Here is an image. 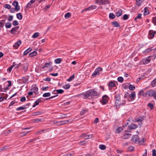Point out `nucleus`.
<instances>
[{
	"label": "nucleus",
	"mask_w": 156,
	"mask_h": 156,
	"mask_svg": "<svg viewBox=\"0 0 156 156\" xmlns=\"http://www.w3.org/2000/svg\"><path fill=\"white\" fill-rule=\"evenodd\" d=\"M98 94L99 93L95 89H90L87 91L85 93L81 94L82 95L84 96V97H83L84 98H86L92 96H97Z\"/></svg>",
	"instance_id": "f257e3e1"
},
{
	"label": "nucleus",
	"mask_w": 156,
	"mask_h": 156,
	"mask_svg": "<svg viewBox=\"0 0 156 156\" xmlns=\"http://www.w3.org/2000/svg\"><path fill=\"white\" fill-rule=\"evenodd\" d=\"M115 105L116 107L125 104L126 101L125 100H121L120 95L119 94H116L115 97Z\"/></svg>",
	"instance_id": "f03ea898"
},
{
	"label": "nucleus",
	"mask_w": 156,
	"mask_h": 156,
	"mask_svg": "<svg viewBox=\"0 0 156 156\" xmlns=\"http://www.w3.org/2000/svg\"><path fill=\"white\" fill-rule=\"evenodd\" d=\"M132 140L133 142L135 143H138L140 144H143L144 142V139L142 140H141L140 139H139L138 136L136 135L133 136L132 138Z\"/></svg>",
	"instance_id": "7ed1b4c3"
},
{
	"label": "nucleus",
	"mask_w": 156,
	"mask_h": 156,
	"mask_svg": "<svg viewBox=\"0 0 156 156\" xmlns=\"http://www.w3.org/2000/svg\"><path fill=\"white\" fill-rule=\"evenodd\" d=\"M102 71V69L101 68H97L92 73V76L94 77H95L97 75H99L100 72Z\"/></svg>",
	"instance_id": "20e7f679"
},
{
	"label": "nucleus",
	"mask_w": 156,
	"mask_h": 156,
	"mask_svg": "<svg viewBox=\"0 0 156 156\" xmlns=\"http://www.w3.org/2000/svg\"><path fill=\"white\" fill-rule=\"evenodd\" d=\"M156 33V31L155 30H150L148 32V37L149 39H153L154 36L155 34Z\"/></svg>",
	"instance_id": "39448f33"
},
{
	"label": "nucleus",
	"mask_w": 156,
	"mask_h": 156,
	"mask_svg": "<svg viewBox=\"0 0 156 156\" xmlns=\"http://www.w3.org/2000/svg\"><path fill=\"white\" fill-rule=\"evenodd\" d=\"M129 97L128 98V100L130 101L134 100L136 96L135 92L134 91H133L131 94H129Z\"/></svg>",
	"instance_id": "423d86ee"
},
{
	"label": "nucleus",
	"mask_w": 156,
	"mask_h": 156,
	"mask_svg": "<svg viewBox=\"0 0 156 156\" xmlns=\"http://www.w3.org/2000/svg\"><path fill=\"white\" fill-rule=\"evenodd\" d=\"M151 56H149L147 58H144L142 60V62L143 64H146L150 62L151 61V58H150Z\"/></svg>",
	"instance_id": "0eeeda50"
},
{
	"label": "nucleus",
	"mask_w": 156,
	"mask_h": 156,
	"mask_svg": "<svg viewBox=\"0 0 156 156\" xmlns=\"http://www.w3.org/2000/svg\"><path fill=\"white\" fill-rule=\"evenodd\" d=\"M138 127L137 125L135 124H132L130 126H129L128 128V130H126V132H129L131 129H135Z\"/></svg>",
	"instance_id": "6e6552de"
},
{
	"label": "nucleus",
	"mask_w": 156,
	"mask_h": 156,
	"mask_svg": "<svg viewBox=\"0 0 156 156\" xmlns=\"http://www.w3.org/2000/svg\"><path fill=\"white\" fill-rule=\"evenodd\" d=\"M108 100V97L106 95H105L103 97L102 104L105 105L107 103Z\"/></svg>",
	"instance_id": "1a4fd4ad"
},
{
	"label": "nucleus",
	"mask_w": 156,
	"mask_h": 156,
	"mask_svg": "<svg viewBox=\"0 0 156 156\" xmlns=\"http://www.w3.org/2000/svg\"><path fill=\"white\" fill-rule=\"evenodd\" d=\"M155 91L154 90H149L145 93V95H148L150 97H152L154 95V94L155 93Z\"/></svg>",
	"instance_id": "9d476101"
},
{
	"label": "nucleus",
	"mask_w": 156,
	"mask_h": 156,
	"mask_svg": "<svg viewBox=\"0 0 156 156\" xmlns=\"http://www.w3.org/2000/svg\"><path fill=\"white\" fill-rule=\"evenodd\" d=\"M21 44V41L20 40H19L16 42L13 45V48L15 49H17L19 47Z\"/></svg>",
	"instance_id": "9b49d317"
},
{
	"label": "nucleus",
	"mask_w": 156,
	"mask_h": 156,
	"mask_svg": "<svg viewBox=\"0 0 156 156\" xmlns=\"http://www.w3.org/2000/svg\"><path fill=\"white\" fill-rule=\"evenodd\" d=\"M38 88L35 86L32 87V88L30 90L33 92L35 94H38Z\"/></svg>",
	"instance_id": "f8f14e48"
},
{
	"label": "nucleus",
	"mask_w": 156,
	"mask_h": 156,
	"mask_svg": "<svg viewBox=\"0 0 156 156\" xmlns=\"http://www.w3.org/2000/svg\"><path fill=\"white\" fill-rule=\"evenodd\" d=\"M18 2L17 1H15L12 3V5L15 7V10H20V6L18 5Z\"/></svg>",
	"instance_id": "ddd939ff"
},
{
	"label": "nucleus",
	"mask_w": 156,
	"mask_h": 156,
	"mask_svg": "<svg viewBox=\"0 0 156 156\" xmlns=\"http://www.w3.org/2000/svg\"><path fill=\"white\" fill-rule=\"evenodd\" d=\"M70 121V120H64L62 121H60L59 122V124L58 125V126H60L62 125H63L67 123L68 122H69Z\"/></svg>",
	"instance_id": "4468645a"
},
{
	"label": "nucleus",
	"mask_w": 156,
	"mask_h": 156,
	"mask_svg": "<svg viewBox=\"0 0 156 156\" xmlns=\"http://www.w3.org/2000/svg\"><path fill=\"white\" fill-rule=\"evenodd\" d=\"M41 100L40 98L37 99L36 101L34 102V105H33L32 107H35L36 106L38 105L39 103L41 102Z\"/></svg>",
	"instance_id": "2eb2a0df"
},
{
	"label": "nucleus",
	"mask_w": 156,
	"mask_h": 156,
	"mask_svg": "<svg viewBox=\"0 0 156 156\" xmlns=\"http://www.w3.org/2000/svg\"><path fill=\"white\" fill-rule=\"evenodd\" d=\"M19 28V26L15 27L13 28L11 30V33L12 34H14L15 32L17 31V30Z\"/></svg>",
	"instance_id": "dca6fc26"
},
{
	"label": "nucleus",
	"mask_w": 156,
	"mask_h": 156,
	"mask_svg": "<svg viewBox=\"0 0 156 156\" xmlns=\"http://www.w3.org/2000/svg\"><path fill=\"white\" fill-rule=\"evenodd\" d=\"M108 85L109 87H113L115 86V84L114 82L111 81L108 83Z\"/></svg>",
	"instance_id": "f3484780"
},
{
	"label": "nucleus",
	"mask_w": 156,
	"mask_h": 156,
	"mask_svg": "<svg viewBox=\"0 0 156 156\" xmlns=\"http://www.w3.org/2000/svg\"><path fill=\"white\" fill-rule=\"evenodd\" d=\"M131 135L130 133H124L123 134V138L124 139H128V138H129V137H130Z\"/></svg>",
	"instance_id": "a211bd4d"
},
{
	"label": "nucleus",
	"mask_w": 156,
	"mask_h": 156,
	"mask_svg": "<svg viewBox=\"0 0 156 156\" xmlns=\"http://www.w3.org/2000/svg\"><path fill=\"white\" fill-rule=\"evenodd\" d=\"M32 49L31 48H29L27 50H26V51H24L23 53V55H27L30 52L32 51Z\"/></svg>",
	"instance_id": "6ab92c4d"
},
{
	"label": "nucleus",
	"mask_w": 156,
	"mask_h": 156,
	"mask_svg": "<svg viewBox=\"0 0 156 156\" xmlns=\"http://www.w3.org/2000/svg\"><path fill=\"white\" fill-rule=\"evenodd\" d=\"M138 95L139 98H140L141 96H144L145 95L144 93V91L143 90H140L138 92Z\"/></svg>",
	"instance_id": "aec40b11"
},
{
	"label": "nucleus",
	"mask_w": 156,
	"mask_h": 156,
	"mask_svg": "<svg viewBox=\"0 0 156 156\" xmlns=\"http://www.w3.org/2000/svg\"><path fill=\"white\" fill-rule=\"evenodd\" d=\"M37 54V52L35 51H34L30 53L29 55V56L30 57H32L34 56H36Z\"/></svg>",
	"instance_id": "412c9836"
},
{
	"label": "nucleus",
	"mask_w": 156,
	"mask_h": 156,
	"mask_svg": "<svg viewBox=\"0 0 156 156\" xmlns=\"http://www.w3.org/2000/svg\"><path fill=\"white\" fill-rule=\"evenodd\" d=\"M36 0H31L26 5L27 7H29L31 6V5L35 2Z\"/></svg>",
	"instance_id": "4be33fe9"
},
{
	"label": "nucleus",
	"mask_w": 156,
	"mask_h": 156,
	"mask_svg": "<svg viewBox=\"0 0 156 156\" xmlns=\"http://www.w3.org/2000/svg\"><path fill=\"white\" fill-rule=\"evenodd\" d=\"M64 91L62 89L55 90L53 91L55 93H57L59 94L62 93Z\"/></svg>",
	"instance_id": "5701e85b"
},
{
	"label": "nucleus",
	"mask_w": 156,
	"mask_h": 156,
	"mask_svg": "<svg viewBox=\"0 0 156 156\" xmlns=\"http://www.w3.org/2000/svg\"><path fill=\"white\" fill-rule=\"evenodd\" d=\"M5 20H2L0 22V30L1 28L3 27L4 26L5 23Z\"/></svg>",
	"instance_id": "b1692460"
},
{
	"label": "nucleus",
	"mask_w": 156,
	"mask_h": 156,
	"mask_svg": "<svg viewBox=\"0 0 156 156\" xmlns=\"http://www.w3.org/2000/svg\"><path fill=\"white\" fill-rule=\"evenodd\" d=\"M144 0H136V4L138 5H140L143 3Z\"/></svg>",
	"instance_id": "393cba45"
},
{
	"label": "nucleus",
	"mask_w": 156,
	"mask_h": 156,
	"mask_svg": "<svg viewBox=\"0 0 156 156\" xmlns=\"http://www.w3.org/2000/svg\"><path fill=\"white\" fill-rule=\"evenodd\" d=\"M96 3L101 5H104L105 4V2L103 0H96Z\"/></svg>",
	"instance_id": "a878e982"
},
{
	"label": "nucleus",
	"mask_w": 156,
	"mask_h": 156,
	"mask_svg": "<svg viewBox=\"0 0 156 156\" xmlns=\"http://www.w3.org/2000/svg\"><path fill=\"white\" fill-rule=\"evenodd\" d=\"M28 64L25 63L23 65V69L25 71H27L28 69Z\"/></svg>",
	"instance_id": "bb28decb"
},
{
	"label": "nucleus",
	"mask_w": 156,
	"mask_h": 156,
	"mask_svg": "<svg viewBox=\"0 0 156 156\" xmlns=\"http://www.w3.org/2000/svg\"><path fill=\"white\" fill-rule=\"evenodd\" d=\"M97 8V6L95 5H92L88 8L85 9L84 10H90L91 9H95Z\"/></svg>",
	"instance_id": "cd10ccee"
},
{
	"label": "nucleus",
	"mask_w": 156,
	"mask_h": 156,
	"mask_svg": "<svg viewBox=\"0 0 156 156\" xmlns=\"http://www.w3.org/2000/svg\"><path fill=\"white\" fill-rule=\"evenodd\" d=\"M44 119H34V122L36 123H38L40 122H43L44 121Z\"/></svg>",
	"instance_id": "c85d7f7f"
},
{
	"label": "nucleus",
	"mask_w": 156,
	"mask_h": 156,
	"mask_svg": "<svg viewBox=\"0 0 156 156\" xmlns=\"http://www.w3.org/2000/svg\"><path fill=\"white\" fill-rule=\"evenodd\" d=\"M11 82L10 81H8L5 83V86L7 87H8L11 86Z\"/></svg>",
	"instance_id": "c756f323"
},
{
	"label": "nucleus",
	"mask_w": 156,
	"mask_h": 156,
	"mask_svg": "<svg viewBox=\"0 0 156 156\" xmlns=\"http://www.w3.org/2000/svg\"><path fill=\"white\" fill-rule=\"evenodd\" d=\"M123 129V128L121 127H118L115 130V132L117 133H120Z\"/></svg>",
	"instance_id": "7c9ffc66"
},
{
	"label": "nucleus",
	"mask_w": 156,
	"mask_h": 156,
	"mask_svg": "<svg viewBox=\"0 0 156 156\" xmlns=\"http://www.w3.org/2000/svg\"><path fill=\"white\" fill-rule=\"evenodd\" d=\"M151 85L152 87H154L156 86V78L152 81Z\"/></svg>",
	"instance_id": "2f4dec72"
},
{
	"label": "nucleus",
	"mask_w": 156,
	"mask_h": 156,
	"mask_svg": "<svg viewBox=\"0 0 156 156\" xmlns=\"http://www.w3.org/2000/svg\"><path fill=\"white\" fill-rule=\"evenodd\" d=\"M116 16L117 17L121 16L122 14V10H118V11L116 12Z\"/></svg>",
	"instance_id": "473e14b6"
},
{
	"label": "nucleus",
	"mask_w": 156,
	"mask_h": 156,
	"mask_svg": "<svg viewBox=\"0 0 156 156\" xmlns=\"http://www.w3.org/2000/svg\"><path fill=\"white\" fill-rule=\"evenodd\" d=\"M112 24L115 27H117L120 26L119 23L116 21H114L112 22Z\"/></svg>",
	"instance_id": "72a5a7b5"
},
{
	"label": "nucleus",
	"mask_w": 156,
	"mask_h": 156,
	"mask_svg": "<svg viewBox=\"0 0 156 156\" xmlns=\"http://www.w3.org/2000/svg\"><path fill=\"white\" fill-rule=\"evenodd\" d=\"M71 13L69 12H67L66 13L65 15V17L66 19H67L71 17Z\"/></svg>",
	"instance_id": "f704fd0d"
},
{
	"label": "nucleus",
	"mask_w": 156,
	"mask_h": 156,
	"mask_svg": "<svg viewBox=\"0 0 156 156\" xmlns=\"http://www.w3.org/2000/svg\"><path fill=\"white\" fill-rule=\"evenodd\" d=\"M51 93L49 92L44 93L43 94V97H47L50 96Z\"/></svg>",
	"instance_id": "c9c22d12"
},
{
	"label": "nucleus",
	"mask_w": 156,
	"mask_h": 156,
	"mask_svg": "<svg viewBox=\"0 0 156 156\" xmlns=\"http://www.w3.org/2000/svg\"><path fill=\"white\" fill-rule=\"evenodd\" d=\"M12 26L11 23H10L7 22L6 23L5 27L7 28H9L11 27Z\"/></svg>",
	"instance_id": "e433bc0d"
},
{
	"label": "nucleus",
	"mask_w": 156,
	"mask_h": 156,
	"mask_svg": "<svg viewBox=\"0 0 156 156\" xmlns=\"http://www.w3.org/2000/svg\"><path fill=\"white\" fill-rule=\"evenodd\" d=\"M99 148L102 150H105L106 148V146L104 145L101 144L99 146Z\"/></svg>",
	"instance_id": "4c0bfd02"
},
{
	"label": "nucleus",
	"mask_w": 156,
	"mask_h": 156,
	"mask_svg": "<svg viewBox=\"0 0 156 156\" xmlns=\"http://www.w3.org/2000/svg\"><path fill=\"white\" fill-rule=\"evenodd\" d=\"M142 13H139L137 14V16L136 17L135 19L134 20H136L137 19H140L141 18Z\"/></svg>",
	"instance_id": "58836bf2"
},
{
	"label": "nucleus",
	"mask_w": 156,
	"mask_h": 156,
	"mask_svg": "<svg viewBox=\"0 0 156 156\" xmlns=\"http://www.w3.org/2000/svg\"><path fill=\"white\" fill-rule=\"evenodd\" d=\"M61 61V59L60 58H57L55 60V62L56 64H59Z\"/></svg>",
	"instance_id": "ea45409f"
},
{
	"label": "nucleus",
	"mask_w": 156,
	"mask_h": 156,
	"mask_svg": "<svg viewBox=\"0 0 156 156\" xmlns=\"http://www.w3.org/2000/svg\"><path fill=\"white\" fill-rule=\"evenodd\" d=\"M144 119L142 117H139L137 119H135V122H141Z\"/></svg>",
	"instance_id": "a19ab883"
},
{
	"label": "nucleus",
	"mask_w": 156,
	"mask_h": 156,
	"mask_svg": "<svg viewBox=\"0 0 156 156\" xmlns=\"http://www.w3.org/2000/svg\"><path fill=\"white\" fill-rule=\"evenodd\" d=\"M109 17L110 19H114L115 17V16L113 13H111L109 14Z\"/></svg>",
	"instance_id": "79ce46f5"
},
{
	"label": "nucleus",
	"mask_w": 156,
	"mask_h": 156,
	"mask_svg": "<svg viewBox=\"0 0 156 156\" xmlns=\"http://www.w3.org/2000/svg\"><path fill=\"white\" fill-rule=\"evenodd\" d=\"M17 17L19 20H21L22 18V16L20 13H18L16 14Z\"/></svg>",
	"instance_id": "37998d69"
},
{
	"label": "nucleus",
	"mask_w": 156,
	"mask_h": 156,
	"mask_svg": "<svg viewBox=\"0 0 156 156\" xmlns=\"http://www.w3.org/2000/svg\"><path fill=\"white\" fill-rule=\"evenodd\" d=\"M152 50V48H150L146 49L143 52V53H147Z\"/></svg>",
	"instance_id": "c03bdc74"
},
{
	"label": "nucleus",
	"mask_w": 156,
	"mask_h": 156,
	"mask_svg": "<svg viewBox=\"0 0 156 156\" xmlns=\"http://www.w3.org/2000/svg\"><path fill=\"white\" fill-rule=\"evenodd\" d=\"M75 78V76L74 75H73L72 76L70 77L68 79H67V81H70L73 79H74Z\"/></svg>",
	"instance_id": "a18cd8bd"
},
{
	"label": "nucleus",
	"mask_w": 156,
	"mask_h": 156,
	"mask_svg": "<svg viewBox=\"0 0 156 156\" xmlns=\"http://www.w3.org/2000/svg\"><path fill=\"white\" fill-rule=\"evenodd\" d=\"M39 36V33L36 32L32 36V37L33 38H35Z\"/></svg>",
	"instance_id": "49530a36"
},
{
	"label": "nucleus",
	"mask_w": 156,
	"mask_h": 156,
	"mask_svg": "<svg viewBox=\"0 0 156 156\" xmlns=\"http://www.w3.org/2000/svg\"><path fill=\"white\" fill-rule=\"evenodd\" d=\"M129 89L130 90H134L135 87V86L132 85H130L129 87Z\"/></svg>",
	"instance_id": "de8ad7c7"
},
{
	"label": "nucleus",
	"mask_w": 156,
	"mask_h": 156,
	"mask_svg": "<svg viewBox=\"0 0 156 156\" xmlns=\"http://www.w3.org/2000/svg\"><path fill=\"white\" fill-rule=\"evenodd\" d=\"M80 137H83L85 139H88V135H86L85 133H83L80 135Z\"/></svg>",
	"instance_id": "09e8293b"
},
{
	"label": "nucleus",
	"mask_w": 156,
	"mask_h": 156,
	"mask_svg": "<svg viewBox=\"0 0 156 156\" xmlns=\"http://www.w3.org/2000/svg\"><path fill=\"white\" fill-rule=\"evenodd\" d=\"M70 87V85L69 84H67L64 85L63 87L66 89H69Z\"/></svg>",
	"instance_id": "8fccbe9b"
},
{
	"label": "nucleus",
	"mask_w": 156,
	"mask_h": 156,
	"mask_svg": "<svg viewBox=\"0 0 156 156\" xmlns=\"http://www.w3.org/2000/svg\"><path fill=\"white\" fill-rule=\"evenodd\" d=\"M27 108V107H18V108H17L16 109V110L17 111H19V110H23L25 109H26Z\"/></svg>",
	"instance_id": "3c124183"
},
{
	"label": "nucleus",
	"mask_w": 156,
	"mask_h": 156,
	"mask_svg": "<svg viewBox=\"0 0 156 156\" xmlns=\"http://www.w3.org/2000/svg\"><path fill=\"white\" fill-rule=\"evenodd\" d=\"M117 80L119 82L122 83L123 81V78L122 77H119L117 78Z\"/></svg>",
	"instance_id": "603ef678"
},
{
	"label": "nucleus",
	"mask_w": 156,
	"mask_h": 156,
	"mask_svg": "<svg viewBox=\"0 0 156 156\" xmlns=\"http://www.w3.org/2000/svg\"><path fill=\"white\" fill-rule=\"evenodd\" d=\"M129 16V15L126 14L124 15L123 17V19L124 20H127Z\"/></svg>",
	"instance_id": "864d4df0"
},
{
	"label": "nucleus",
	"mask_w": 156,
	"mask_h": 156,
	"mask_svg": "<svg viewBox=\"0 0 156 156\" xmlns=\"http://www.w3.org/2000/svg\"><path fill=\"white\" fill-rule=\"evenodd\" d=\"M87 112V110H83L80 112V114L81 115H83Z\"/></svg>",
	"instance_id": "5fc2aeb1"
},
{
	"label": "nucleus",
	"mask_w": 156,
	"mask_h": 156,
	"mask_svg": "<svg viewBox=\"0 0 156 156\" xmlns=\"http://www.w3.org/2000/svg\"><path fill=\"white\" fill-rule=\"evenodd\" d=\"M42 113L41 112H37L33 113V115H41Z\"/></svg>",
	"instance_id": "6e6d98bb"
},
{
	"label": "nucleus",
	"mask_w": 156,
	"mask_h": 156,
	"mask_svg": "<svg viewBox=\"0 0 156 156\" xmlns=\"http://www.w3.org/2000/svg\"><path fill=\"white\" fill-rule=\"evenodd\" d=\"M4 7L5 8L8 9H9L11 8V6L7 4H5L4 5Z\"/></svg>",
	"instance_id": "4d7b16f0"
},
{
	"label": "nucleus",
	"mask_w": 156,
	"mask_h": 156,
	"mask_svg": "<svg viewBox=\"0 0 156 156\" xmlns=\"http://www.w3.org/2000/svg\"><path fill=\"white\" fill-rule=\"evenodd\" d=\"M12 24L14 26H16L19 24V23L17 21L14 20Z\"/></svg>",
	"instance_id": "13d9d810"
},
{
	"label": "nucleus",
	"mask_w": 156,
	"mask_h": 156,
	"mask_svg": "<svg viewBox=\"0 0 156 156\" xmlns=\"http://www.w3.org/2000/svg\"><path fill=\"white\" fill-rule=\"evenodd\" d=\"M152 22L155 25H156V17H154L152 19Z\"/></svg>",
	"instance_id": "bf43d9fd"
},
{
	"label": "nucleus",
	"mask_w": 156,
	"mask_h": 156,
	"mask_svg": "<svg viewBox=\"0 0 156 156\" xmlns=\"http://www.w3.org/2000/svg\"><path fill=\"white\" fill-rule=\"evenodd\" d=\"M26 100V98L25 97H22L20 99V101L22 102H23L25 101Z\"/></svg>",
	"instance_id": "052dcab7"
},
{
	"label": "nucleus",
	"mask_w": 156,
	"mask_h": 156,
	"mask_svg": "<svg viewBox=\"0 0 156 156\" xmlns=\"http://www.w3.org/2000/svg\"><path fill=\"white\" fill-rule=\"evenodd\" d=\"M148 107H150L151 109H152L154 108V105H153L151 103H149L148 105Z\"/></svg>",
	"instance_id": "680f3d73"
},
{
	"label": "nucleus",
	"mask_w": 156,
	"mask_h": 156,
	"mask_svg": "<svg viewBox=\"0 0 156 156\" xmlns=\"http://www.w3.org/2000/svg\"><path fill=\"white\" fill-rule=\"evenodd\" d=\"M152 156H156V150L154 149L152 150Z\"/></svg>",
	"instance_id": "e2e57ef3"
},
{
	"label": "nucleus",
	"mask_w": 156,
	"mask_h": 156,
	"mask_svg": "<svg viewBox=\"0 0 156 156\" xmlns=\"http://www.w3.org/2000/svg\"><path fill=\"white\" fill-rule=\"evenodd\" d=\"M9 146H4V147H2L1 149V150L2 151L5 150H6L9 148Z\"/></svg>",
	"instance_id": "0e129e2a"
},
{
	"label": "nucleus",
	"mask_w": 156,
	"mask_h": 156,
	"mask_svg": "<svg viewBox=\"0 0 156 156\" xmlns=\"http://www.w3.org/2000/svg\"><path fill=\"white\" fill-rule=\"evenodd\" d=\"M129 94L128 93L126 92L125 94L124 97L128 99V98L129 97Z\"/></svg>",
	"instance_id": "69168bd1"
},
{
	"label": "nucleus",
	"mask_w": 156,
	"mask_h": 156,
	"mask_svg": "<svg viewBox=\"0 0 156 156\" xmlns=\"http://www.w3.org/2000/svg\"><path fill=\"white\" fill-rule=\"evenodd\" d=\"M51 63H52L51 62L46 63L45 64V66L46 67H48L49 66L51 65Z\"/></svg>",
	"instance_id": "338daca9"
},
{
	"label": "nucleus",
	"mask_w": 156,
	"mask_h": 156,
	"mask_svg": "<svg viewBox=\"0 0 156 156\" xmlns=\"http://www.w3.org/2000/svg\"><path fill=\"white\" fill-rule=\"evenodd\" d=\"M134 147L133 146H131L129 147L128 148V150L129 151H132L134 150Z\"/></svg>",
	"instance_id": "774afa93"
}]
</instances>
